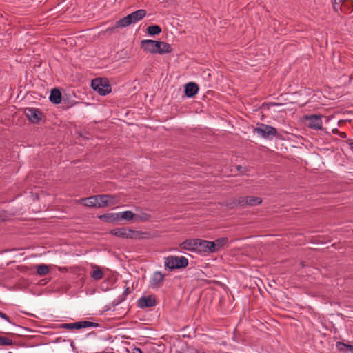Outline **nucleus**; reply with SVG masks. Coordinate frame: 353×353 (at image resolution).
<instances>
[{"instance_id":"obj_46","label":"nucleus","mask_w":353,"mask_h":353,"mask_svg":"<svg viewBox=\"0 0 353 353\" xmlns=\"http://www.w3.org/2000/svg\"><path fill=\"white\" fill-rule=\"evenodd\" d=\"M270 105L274 106V105H281L282 104L279 103H270Z\"/></svg>"},{"instance_id":"obj_15","label":"nucleus","mask_w":353,"mask_h":353,"mask_svg":"<svg viewBox=\"0 0 353 353\" xmlns=\"http://www.w3.org/2000/svg\"><path fill=\"white\" fill-rule=\"evenodd\" d=\"M159 43H161V45H159L158 47H156V48H155L156 54H163L170 53L172 52L173 50H172V48L170 44H169L166 42L160 41H159Z\"/></svg>"},{"instance_id":"obj_14","label":"nucleus","mask_w":353,"mask_h":353,"mask_svg":"<svg viewBox=\"0 0 353 353\" xmlns=\"http://www.w3.org/2000/svg\"><path fill=\"white\" fill-rule=\"evenodd\" d=\"M197 239H186L179 244L180 248L183 250L196 251Z\"/></svg>"},{"instance_id":"obj_4","label":"nucleus","mask_w":353,"mask_h":353,"mask_svg":"<svg viewBox=\"0 0 353 353\" xmlns=\"http://www.w3.org/2000/svg\"><path fill=\"white\" fill-rule=\"evenodd\" d=\"M92 88L101 96H105L112 91L111 85L107 78H95L91 81Z\"/></svg>"},{"instance_id":"obj_41","label":"nucleus","mask_w":353,"mask_h":353,"mask_svg":"<svg viewBox=\"0 0 353 353\" xmlns=\"http://www.w3.org/2000/svg\"><path fill=\"white\" fill-rule=\"evenodd\" d=\"M346 143H348L352 150H353V141L351 139H347Z\"/></svg>"},{"instance_id":"obj_9","label":"nucleus","mask_w":353,"mask_h":353,"mask_svg":"<svg viewBox=\"0 0 353 353\" xmlns=\"http://www.w3.org/2000/svg\"><path fill=\"white\" fill-rule=\"evenodd\" d=\"M262 203V199L258 196H241L239 197V203L241 207L245 205L254 206Z\"/></svg>"},{"instance_id":"obj_43","label":"nucleus","mask_w":353,"mask_h":353,"mask_svg":"<svg viewBox=\"0 0 353 353\" xmlns=\"http://www.w3.org/2000/svg\"><path fill=\"white\" fill-rule=\"evenodd\" d=\"M236 169H237V170H238V171H239V172H243V170H245V168H243V166H241V165H237V166H236Z\"/></svg>"},{"instance_id":"obj_33","label":"nucleus","mask_w":353,"mask_h":353,"mask_svg":"<svg viewBox=\"0 0 353 353\" xmlns=\"http://www.w3.org/2000/svg\"><path fill=\"white\" fill-rule=\"evenodd\" d=\"M312 243H319L321 244V246L319 248H315L314 249L315 250H323V249H327L328 248V246L326 245L327 244V242H323L319 239H314L313 241H312Z\"/></svg>"},{"instance_id":"obj_44","label":"nucleus","mask_w":353,"mask_h":353,"mask_svg":"<svg viewBox=\"0 0 353 353\" xmlns=\"http://www.w3.org/2000/svg\"><path fill=\"white\" fill-rule=\"evenodd\" d=\"M332 133L334 134H339L340 131L337 128H334L332 130Z\"/></svg>"},{"instance_id":"obj_2","label":"nucleus","mask_w":353,"mask_h":353,"mask_svg":"<svg viewBox=\"0 0 353 353\" xmlns=\"http://www.w3.org/2000/svg\"><path fill=\"white\" fill-rule=\"evenodd\" d=\"M188 264L189 261L185 256H169L165 258V268L170 271L185 268Z\"/></svg>"},{"instance_id":"obj_18","label":"nucleus","mask_w":353,"mask_h":353,"mask_svg":"<svg viewBox=\"0 0 353 353\" xmlns=\"http://www.w3.org/2000/svg\"><path fill=\"white\" fill-rule=\"evenodd\" d=\"M339 9L341 12H343L344 14H352L353 17V1L347 0L346 1H343L341 7H339Z\"/></svg>"},{"instance_id":"obj_24","label":"nucleus","mask_w":353,"mask_h":353,"mask_svg":"<svg viewBox=\"0 0 353 353\" xmlns=\"http://www.w3.org/2000/svg\"><path fill=\"white\" fill-rule=\"evenodd\" d=\"M118 214L119 216V221L121 219H125L126 221H131L132 219L135 220V214L131 211L128 210Z\"/></svg>"},{"instance_id":"obj_36","label":"nucleus","mask_w":353,"mask_h":353,"mask_svg":"<svg viewBox=\"0 0 353 353\" xmlns=\"http://www.w3.org/2000/svg\"><path fill=\"white\" fill-rule=\"evenodd\" d=\"M63 102L67 105V108H69L74 104L73 101H69L68 99H65V97L62 98Z\"/></svg>"},{"instance_id":"obj_10","label":"nucleus","mask_w":353,"mask_h":353,"mask_svg":"<svg viewBox=\"0 0 353 353\" xmlns=\"http://www.w3.org/2000/svg\"><path fill=\"white\" fill-rule=\"evenodd\" d=\"M161 43L159 41H154L150 39L143 40L141 43V48L151 54H156V47H158Z\"/></svg>"},{"instance_id":"obj_13","label":"nucleus","mask_w":353,"mask_h":353,"mask_svg":"<svg viewBox=\"0 0 353 353\" xmlns=\"http://www.w3.org/2000/svg\"><path fill=\"white\" fill-rule=\"evenodd\" d=\"M62 94L59 88H54L51 90L49 97L50 101L53 104H59L62 101Z\"/></svg>"},{"instance_id":"obj_19","label":"nucleus","mask_w":353,"mask_h":353,"mask_svg":"<svg viewBox=\"0 0 353 353\" xmlns=\"http://www.w3.org/2000/svg\"><path fill=\"white\" fill-rule=\"evenodd\" d=\"M339 350L345 353H353V345L346 344L343 342L338 341L336 344Z\"/></svg>"},{"instance_id":"obj_32","label":"nucleus","mask_w":353,"mask_h":353,"mask_svg":"<svg viewBox=\"0 0 353 353\" xmlns=\"http://www.w3.org/2000/svg\"><path fill=\"white\" fill-rule=\"evenodd\" d=\"M13 341L7 337L0 336V345H12Z\"/></svg>"},{"instance_id":"obj_3","label":"nucleus","mask_w":353,"mask_h":353,"mask_svg":"<svg viewBox=\"0 0 353 353\" xmlns=\"http://www.w3.org/2000/svg\"><path fill=\"white\" fill-rule=\"evenodd\" d=\"M146 10L144 9H140L134 11L126 17L119 19L118 21V26H121V28L128 27L130 25L135 23L143 19L146 16Z\"/></svg>"},{"instance_id":"obj_17","label":"nucleus","mask_w":353,"mask_h":353,"mask_svg":"<svg viewBox=\"0 0 353 353\" xmlns=\"http://www.w3.org/2000/svg\"><path fill=\"white\" fill-rule=\"evenodd\" d=\"M83 205L87 207H91L94 208H98L99 197L98 195L92 196L88 198L82 199Z\"/></svg>"},{"instance_id":"obj_20","label":"nucleus","mask_w":353,"mask_h":353,"mask_svg":"<svg viewBox=\"0 0 353 353\" xmlns=\"http://www.w3.org/2000/svg\"><path fill=\"white\" fill-rule=\"evenodd\" d=\"M161 28L158 25L149 26L146 28V32L150 36H156L161 32Z\"/></svg>"},{"instance_id":"obj_45","label":"nucleus","mask_w":353,"mask_h":353,"mask_svg":"<svg viewBox=\"0 0 353 353\" xmlns=\"http://www.w3.org/2000/svg\"><path fill=\"white\" fill-rule=\"evenodd\" d=\"M340 3L342 4L341 0H334L333 4H340Z\"/></svg>"},{"instance_id":"obj_5","label":"nucleus","mask_w":353,"mask_h":353,"mask_svg":"<svg viewBox=\"0 0 353 353\" xmlns=\"http://www.w3.org/2000/svg\"><path fill=\"white\" fill-rule=\"evenodd\" d=\"M99 203L98 208H105L112 206L119 203V199L117 196L112 194H98Z\"/></svg>"},{"instance_id":"obj_7","label":"nucleus","mask_w":353,"mask_h":353,"mask_svg":"<svg viewBox=\"0 0 353 353\" xmlns=\"http://www.w3.org/2000/svg\"><path fill=\"white\" fill-rule=\"evenodd\" d=\"M276 132L275 128L263 123L261 124L260 127L254 130V132L257 133L264 139H270L271 136H276Z\"/></svg>"},{"instance_id":"obj_39","label":"nucleus","mask_w":353,"mask_h":353,"mask_svg":"<svg viewBox=\"0 0 353 353\" xmlns=\"http://www.w3.org/2000/svg\"><path fill=\"white\" fill-rule=\"evenodd\" d=\"M339 7H341V3H340V4H333L334 10L336 12H337V13H339V11H340Z\"/></svg>"},{"instance_id":"obj_23","label":"nucleus","mask_w":353,"mask_h":353,"mask_svg":"<svg viewBox=\"0 0 353 353\" xmlns=\"http://www.w3.org/2000/svg\"><path fill=\"white\" fill-rule=\"evenodd\" d=\"M223 206L227 207L229 209H234L237 206H240L239 198L238 199H233L230 201H225L221 203Z\"/></svg>"},{"instance_id":"obj_40","label":"nucleus","mask_w":353,"mask_h":353,"mask_svg":"<svg viewBox=\"0 0 353 353\" xmlns=\"http://www.w3.org/2000/svg\"><path fill=\"white\" fill-rule=\"evenodd\" d=\"M132 353H142V351L141 350L140 348L134 347L133 348Z\"/></svg>"},{"instance_id":"obj_47","label":"nucleus","mask_w":353,"mask_h":353,"mask_svg":"<svg viewBox=\"0 0 353 353\" xmlns=\"http://www.w3.org/2000/svg\"><path fill=\"white\" fill-rule=\"evenodd\" d=\"M341 1H342V2H343V1H346L347 0H341Z\"/></svg>"},{"instance_id":"obj_37","label":"nucleus","mask_w":353,"mask_h":353,"mask_svg":"<svg viewBox=\"0 0 353 353\" xmlns=\"http://www.w3.org/2000/svg\"><path fill=\"white\" fill-rule=\"evenodd\" d=\"M15 328L14 329H8L6 330L8 332H18V330L22 329V327L19 326L16 324H14Z\"/></svg>"},{"instance_id":"obj_38","label":"nucleus","mask_w":353,"mask_h":353,"mask_svg":"<svg viewBox=\"0 0 353 353\" xmlns=\"http://www.w3.org/2000/svg\"><path fill=\"white\" fill-rule=\"evenodd\" d=\"M0 317L6 320L7 321L11 323L10 320V317L8 316L6 314L0 312Z\"/></svg>"},{"instance_id":"obj_27","label":"nucleus","mask_w":353,"mask_h":353,"mask_svg":"<svg viewBox=\"0 0 353 353\" xmlns=\"http://www.w3.org/2000/svg\"><path fill=\"white\" fill-rule=\"evenodd\" d=\"M216 243V246L219 250L221 248H222L228 242V237H221L214 241Z\"/></svg>"},{"instance_id":"obj_35","label":"nucleus","mask_w":353,"mask_h":353,"mask_svg":"<svg viewBox=\"0 0 353 353\" xmlns=\"http://www.w3.org/2000/svg\"><path fill=\"white\" fill-rule=\"evenodd\" d=\"M130 293V290L129 287L126 288L122 294V298L119 300V301L117 303H121V301H124L127 296L128 294Z\"/></svg>"},{"instance_id":"obj_6","label":"nucleus","mask_w":353,"mask_h":353,"mask_svg":"<svg viewBox=\"0 0 353 353\" xmlns=\"http://www.w3.org/2000/svg\"><path fill=\"white\" fill-rule=\"evenodd\" d=\"M24 114L28 120L32 123H39L43 117L41 111L34 108H26L24 110Z\"/></svg>"},{"instance_id":"obj_34","label":"nucleus","mask_w":353,"mask_h":353,"mask_svg":"<svg viewBox=\"0 0 353 353\" xmlns=\"http://www.w3.org/2000/svg\"><path fill=\"white\" fill-rule=\"evenodd\" d=\"M119 28H121V26H118V21H117L114 26L107 28L105 30V32L111 34L114 32L115 30H117Z\"/></svg>"},{"instance_id":"obj_31","label":"nucleus","mask_w":353,"mask_h":353,"mask_svg":"<svg viewBox=\"0 0 353 353\" xmlns=\"http://www.w3.org/2000/svg\"><path fill=\"white\" fill-rule=\"evenodd\" d=\"M82 328L86 327H97L99 326V324L94 322L88 321H81Z\"/></svg>"},{"instance_id":"obj_26","label":"nucleus","mask_w":353,"mask_h":353,"mask_svg":"<svg viewBox=\"0 0 353 353\" xmlns=\"http://www.w3.org/2000/svg\"><path fill=\"white\" fill-rule=\"evenodd\" d=\"M50 272V268L47 265L41 264L37 265V272L40 276H45Z\"/></svg>"},{"instance_id":"obj_8","label":"nucleus","mask_w":353,"mask_h":353,"mask_svg":"<svg viewBox=\"0 0 353 353\" xmlns=\"http://www.w3.org/2000/svg\"><path fill=\"white\" fill-rule=\"evenodd\" d=\"M323 117V116L321 114H310L305 115L304 119L305 120L309 121V123H307L308 128L314 130H322L323 128L321 118Z\"/></svg>"},{"instance_id":"obj_21","label":"nucleus","mask_w":353,"mask_h":353,"mask_svg":"<svg viewBox=\"0 0 353 353\" xmlns=\"http://www.w3.org/2000/svg\"><path fill=\"white\" fill-rule=\"evenodd\" d=\"M61 328L67 330H80L82 329L81 321L74 322L72 323H63L59 326Z\"/></svg>"},{"instance_id":"obj_16","label":"nucleus","mask_w":353,"mask_h":353,"mask_svg":"<svg viewBox=\"0 0 353 353\" xmlns=\"http://www.w3.org/2000/svg\"><path fill=\"white\" fill-rule=\"evenodd\" d=\"M99 219L106 223H114L119 221V216L118 213L103 214L100 215Z\"/></svg>"},{"instance_id":"obj_11","label":"nucleus","mask_w":353,"mask_h":353,"mask_svg":"<svg viewBox=\"0 0 353 353\" xmlns=\"http://www.w3.org/2000/svg\"><path fill=\"white\" fill-rule=\"evenodd\" d=\"M157 303L155 297L152 295L143 296L138 301V306L141 308L154 307Z\"/></svg>"},{"instance_id":"obj_1","label":"nucleus","mask_w":353,"mask_h":353,"mask_svg":"<svg viewBox=\"0 0 353 353\" xmlns=\"http://www.w3.org/2000/svg\"><path fill=\"white\" fill-rule=\"evenodd\" d=\"M110 233L115 236L125 238V239H141L147 238L148 233H144L140 231L134 230L128 228H115L110 230Z\"/></svg>"},{"instance_id":"obj_22","label":"nucleus","mask_w":353,"mask_h":353,"mask_svg":"<svg viewBox=\"0 0 353 353\" xmlns=\"http://www.w3.org/2000/svg\"><path fill=\"white\" fill-rule=\"evenodd\" d=\"M208 243V241L202 240L200 239H197V242L196 245V251L199 252H207V247L206 244Z\"/></svg>"},{"instance_id":"obj_12","label":"nucleus","mask_w":353,"mask_h":353,"mask_svg":"<svg viewBox=\"0 0 353 353\" xmlns=\"http://www.w3.org/2000/svg\"><path fill=\"white\" fill-rule=\"evenodd\" d=\"M199 85L194 82H189L185 85V95L188 98L194 97L199 92Z\"/></svg>"},{"instance_id":"obj_25","label":"nucleus","mask_w":353,"mask_h":353,"mask_svg":"<svg viewBox=\"0 0 353 353\" xmlns=\"http://www.w3.org/2000/svg\"><path fill=\"white\" fill-rule=\"evenodd\" d=\"M164 279V275L161 274V272H156L152 278V284L158 287L159 284L163 282Z\"/></svg>"},{"instance_id":"obj_28","label":"nucleus","mask_w":353,"mask_h":353,"mask_svg":"<svg viewBox=\"0 0 353 353\" xmlns=\"http://www.w3.org/2000/svg\"><path fill=\"white\" fill-rule=\"evenodd\" d=\"M151 216L145 212H141L140 214H135L136 221H145L150 219Z\"/></svg>"},{"instance_id":"obj_29","label":"nucleus","mask_w":353,"mask_h":353,"mask_svg":"<svg viewBox=\"0 0 353 353\" xmlns=\"http://www.w3.org/2000/svg\"><path fill=\"white\" fill-rule=\"evenodd\" d=\"M206 247H207V252L213 253V252L218 251V249L216 246V243H215L214 241H208Z\"/></svg>"},{"instance_id":"obj_30","label":"nucleus","mask_w":353,"mask_h":353,"mask_svg":"<svg viewBox=\"0 0 353 353\" xmlns=\"http://www.w3.org/2000/svg\"><path fill=\"white\" fill-rule=\"evenodd\" d=\"M103 276V272L97 267V270H94L91 276L95 280H99L101 279Z\"/></svg>"},{"instance_id":"obj_42","label":"nucleus","mask_w":353,"mask_h":353,"mask_svg":"<svg viewBox=\"0 0 353 353\" xmlns=\"http://www.w3.org/2000/svg\"><path fill=\"white\" fill-rule=\"evenodd\" d=\"M339 135L340 136V137L343 138V139L347 137L346 133L343 132H340Z\"/></svg>"}]
</instances>
